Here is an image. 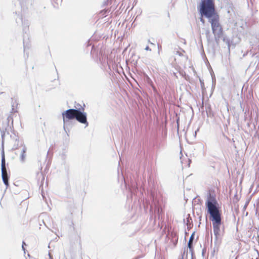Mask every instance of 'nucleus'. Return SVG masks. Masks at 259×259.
I'll return each mask as SVG.
<instances>
[{
  "mask_svg": "<svg viewBox=\"0 0 259 259\" xmlns=\"http://www.w3.org/2000/svg\"><path fill=\"white\" fill-rule=\"evenodd\" d=\"M199 12L208 19L211 24L214 39L219 43L220 38L224 34L223 28L220 23V17L215 12L214 4L212 0H202L199 9Z\"/></svg>",
  "mask_w": 259,
  "mask_h": 259,
  "instance_id": "1",
  "label": "nucleus"
},
{
  "mask_svg": "<svg viewBox=\"0 0 259 259\" xmlns=\"http://www.w3.org/2000/svg\"><path fill=\"white\" fill-rule=\"evenodd\" d=\"M217 202L214 198L210 196L205 202L207 212L209 213L210 220L212 222L213 231L215 235L219 234L221 224V214L218 207Z\"/></svg>",
  "mask_w": 259,
  "mask_h": 259,
  "instance_id": "2",
  "label": "nucleus"
},
{
  "mask_svg": "<svg viewBox=\"0 0 259 259\" xmlns=\"http://www.w3.org/2000/svg\"><path fill=\"white\" fill-rule=\"evenodd\" d=\"M78 110L76 109H68L62 113L63 121L71 120L75 118Z\"/></svg>",
  "mask_w": 259,
  "mask_h": 259,
  "instance_id": "3",
  "label": "nucleus"
},
{
  "mask_svg": "<svg viewBox=\"0 0 259 259\" xmlns=\"http://www.w3.org/2000/svg\"><path fill=\"white\" fill-rule=\"evenodd\" d=\"M76 120H77L78 122L86 124L87 125H88V123L87 122V115L86 114L84 113H82L81 111L79 110H78V111L77 112L75 118Z\"/></svg>",
  "mask_w": 259,
  "mask_h": 259,
  "instance_id": "4",
  "label": "nucleus"
},
{
  "mask_svg": "<svg viewBox=\"0 0 259 259\" xmlns=\"http://www.w3.org/2000/svg\"><path fill=\"white\" fill-rule=\"evenodd\" d=\"M2 176L4 183L8 187L9 186V177L7 171V169H2Z\"/></svg>",
  "mask_w": 259,
  "mask_h": 259,
  "instance_id": "5",
  "label": "nucleus"
},
{
  "mask_svg": "<svg viewBox=\"0 0 259 259\" xmlns=\"http://www.w3.org/2000/svg\"><path fill=\"white\" fill-rule=\"evenodd\" d=\"M194 233H193L190 236L189 242H188V247L190 249H192V242L194 239Z\"/></svg>",
  "mask_w": 259,
  "mask_h": 259,
  "instance_id": "6",
  "label": "nucleus"
},
{
  "mask_svg": "<svg viewBox=\"0 0 259 259\" xmlns=\"http://www.w3.org/2000/svg\"><path fill=\"white\" fill-rule=\"evenodd\" d=\"M2 169H6V161L4 155L2 156Z\"/></svg>",
  "mask_w": 259,
  "mask_h": 259,
  "instance_id": "7",
  "label": "nucleus"
},
{
  "mask_svg": "<svg viewBox=\"0 0 259 259\" xmlns=\"http://www.w3.org/2000/svg\"><path fill=\"white\" fill-rule=\"evenodd\" d=\"M200 21H201L203 23H204V22H205V21H204V20L203 19L202 17H201L200 18Z\"/></svg>",
  "mask_w": 259,
  "mask_h": 259,
  "instance_id": "8",
  "label": "nucleus"
},
{
  "mask_svg": "<svg viewBox=\"0 0 259 259\" xmlns=\"http://www.w3.org/2000/svg\"><path fill=\"white\" fill-rule=\"evenodd\" d=\"M145 50H150V49H149V47H147L145 48Z\"/></svg>",
  "mask_w": 259,
  "mask_h": 259,
  "instance_id": "9",
  "label": "nucleus"
}]
</instances>
